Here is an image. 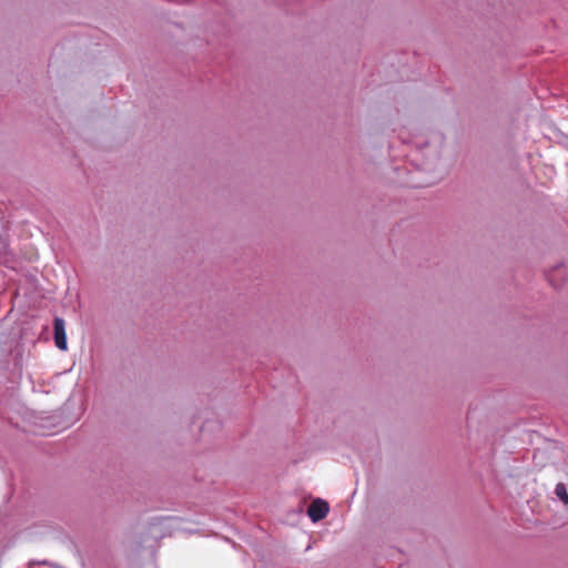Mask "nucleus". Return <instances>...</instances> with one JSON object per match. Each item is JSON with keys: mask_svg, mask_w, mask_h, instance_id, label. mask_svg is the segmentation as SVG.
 <instances>
[{"mask_svg": "<svg viewBox=\"0 0 568 568\" xmlns=\"http://www.w3.org/2000/svg\"><path fill=\"white\" fill-rule=\"evenodd\" d=\"M329 511V506L327 501L317 498L313 500L308 508H307V515L311 518L313 523H317L325 518Z\"/></svg>", "mask_w": 568, "mask_h": 568, "instance_id": "1", "label": "nucleus"}, {"mask_svg": "<svg viewBox=\"0 0 568 568\" xmlns=\"http://www.w3.org/2000/svg\"><path fill=\"white\" fill-rule=\"evenodd\" d=\"M53 328H54L55 346L61 351H65L67 349V335H65L64 321L60 317H55Z\"/></svg>", "mask_w": 568, "mask_h": 568, "instance_id": "2", "label": "nucleus"}, {"mask_svg": "<svg viewBox=\"0 0 568 568\" xmlns=\"http://www.w3.org/2000/svg\"><path fill=\"white\" fill-rule=\"evenodd\" d=\"M555 493L565 505L568 504V493L566 486L562 483L556 485Z\"/></svg>", "mask_w": 568, "mask_h": 568, "instance_id": "3", "label": "nucleus"}, {"mask_svg": "<svg viewBox=\"0 0 568 568\" xmlns=\"http://www.w3.org/2000/svg\"><path fill=\"white\" fill-rule=\"evenodd\" d=\"M549 282H550L551 284H554V280H552V277H551V276H549Z\"/></svg>", "mask_w": 568, "mask_h": 568, "instance_id": "4", "label": "nucleus"}]
</instances>
